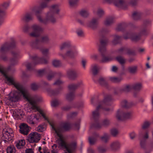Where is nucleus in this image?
Masks as SVG:
<instances>
[{
    "mask_svg": "<svg viewBox=\"0 0 153 153\" xmlns=\"http://www.w3.org/2000/svg\"><path fill=\"white\" fill-rule=\"evenodd\" d=\"M16 146L18 149H20L24 146L25 144L24 140H21L15 143Z\"/></svg>",
    "mask_w": 153,
    "mask_h": 153,
    "instance_id": "37",
    "label": "nucleus"
},
{
    "mask_svg": "<svg viewBox=\"0 0 153 153\" xmlns=\"http://www.w3.org/2000/svg\"><path fill=\"white\" fill-rule=\"evenodd\" d=\"M50 40L48 36L47 35H45L41 37L40 41V42L43 43L48 44Z\"/></svg>",
    "mask_w": 153,
    "mask_h": 153,
    "instance_id": "39",
    "label": "nucleus"
},
{
    "mask_svg": "<svg viewBox=\"0 0 153 153\" xmlns=\"http://www.w3.org/2000/svg\"><path fill=\"white\" fill-rule=\"evenodd\" d=\"M99 69L100 68L97 64H94L92 66V71L94 75H96L97 74Z\"/></svg>",
    "mask_w": 153,
    "mask_h": 153,
    "instance_id": "40",
    "label": "nucleus"
},
{
    "mask_svg": "<svg viewBox=\"0 0 153 153\" xmlns=\"http://www.w3.org/2000/svg\"><path fill=\"white\" fill-rule=\"evenodd\" d=\"M98 25V19L94 18L87 25V26L93 30L96 29Z\"/></svg>",
    "mask_w": 153,
    "mask_h": 153,
    "instance_id": "18",
    "label": "nucleus"
},
{
    "mask_svg": "<svg viewBox=\"0 0 153 153\" xmlns=\"http://www.w3.org/2000/svg\"><path fill=\"white\" fill-rule=\"evenodd\" d=\"M32 32L29 34L30 36L37 37L40 35V32L43 31V28L38 25L34 24L31 27Z\"/></svg>",
    "mask_w": 153,
    "mask_h": 153,
    "instance_id": "8",
    "label": "nucleus"
},
{
    "mask_svg": "<svg viewBox=\"0 0 153 153\" xmlns=\"http://www.w3.org/2000/svg\"><path fill=\"white\" fill-rule=\"evenodd\" d=\"M109 135L107 133H104V134L100 137L101 141L104 143H107L109 140Z\"/></svg>",
    "mask_w": 153,
    "mask_h": 153,
    "instance_id": "43",
    "label": "nucleus"
},
{
    "mask_svg": "<svg viewBox=\"0 0 153 153\" xmlns=\"http://www.w3.org/2000/svg\"><path fill=\"white\" fill-rule=\"evenodd\" d=\"M71 45L69 42H65L62 44L60 45V49L61 51H67L70 48Z\"/></svg>",
    "mask_w": 153,
    "mask_h": 153,
    "instance_id": "24",
    "label": "nucleus"
},
{
    "mask_svg": "<svg viewBox=\"0 0 153 153\" xmlns=\"http://www.w3.org/2000/svg\"><path fill=\"white\" fill-rule=\"evenodd\" d=\"M126 53L128 55H135V53L134 50L133 49L128 48H126Z\"/></svg>",
    "mask_w": 153,
    "mask_h": 153,
    "instance_id": "59",
    "label": "nucleus"
},
{
    "mask_svg": "<svg viewBox=\"0 0 153 153\" xmlns=\"http://www.w3.org/2000/svg\"><path fill=\"white\" fill-rule=\"evenodd\" d=\"M79 14L82 17L86 18L89 16V13L88 10L86 9H82L79 12Z\"/></svg>",
    "mask_w": 153,
    "mask_h": 153,
    "instance_id": "29",
    "label": "nucleus"
},
{
    "mask_svg": "<svg viewBox=\"0 0 153 153\" xmlns=\"http://www.w3.org/2000/svg\"><path fill=\"white\" fill-rule=\"evenodd\" d=\"M114 4L118 7L123 8L126 4V2L124 0H115L114 2Z\"/></svg>",
    "mask_w": 153,
    "mask_h": 153,
    "instance_id": "25",
    "label": "nucleus"
},
{
    "mask_svg": "<svg viewBox=\"0 0 153 153\" xmlns=\"http://www.w3.org/2000/svg\"><path fill=\"white\" fill-rule=\"evenodd\" d=\"M48 7V3L46 2H42L40 5L39 7L35 6L30 8V10L32 12L35 13L38 21L41 23L44 24V19H43L40 15L42 10Z\"/></svg>",
    "mask_w": 153,
    "mask_h": 153,
    "instance_id": "3",
    "label": "nucleus"
},
{
    "mask_svg": "<svg viewBox=\"0 0 153 153\" xmlns=\"http://www.w3.org/2000/svg\"><path fill=\"white\" fill-rule=\"evenodd\" d=\"M132 88L133 89L136 91H139L141 89L142 85L140 83L135 84L132 85Z\"/></svg>",
    "mask_w": 153,
    "mask_h": 153,
    "instance_id": "55",
    "label": "nucleus"
},
{
    "mask_svg": "<svg viewBox=\"0 0 153 153\" xmlns=\"http://www.w3.org/2000/svg\"><path fill=\"white\" fill-rule=\"evenodd\" d=\"M81 84V83H78L76 84H71L68 86V88L69 91L74 92L73 91L79 87Z\"/></svg>",
    "mask_w": 153,
    "mask_h": 153,
    "instance_id": "33",
    "label": "nucleus"
},
{
    "mask_svg": "<svg viewBox=\"0 0 153 153\" xmlns=\"http://www.w3.org/2000/svg\"><path fill=\"white\" fill-rule=\"evenodd\" d=\"M39 49L42 53L44 55H46L48 53L49 49H48L39 48Z\"/></svg>",
    "mask_w": 153,
    "mask_h": 153,
    "instance_id": "63",
    "label": "nucleus"
},
{
    "mask_svg": "<svg viewBox=\"0 0 153 153\" xmlns=\"http://www.w3.org/2000/svg\"><path fill=\"white\" fill-rule=\"evenodd\" d=\"M121 36L115 35L114 36V38L112 42V44L115 45L119 42L120 40L121 39Z\"/></svg>",
    "mask_w": 153,
    "mask_h": 153,
    "instance_id": "45",
    "label": "nucleus"
},
{
    "mask_svg": "<svg viewBox=\"0 0 153 153\" xmlns=\"http://www.w3.org/2000/svg\"><path fill=\"white\" fill-rule=\"evenodd\" d=\"M27 12L22 17L23 21L25 22H28L32 21L33 19V17L32 15V13Z\"/></svg>",
    "mask_w": 153,
    "mask_h": 153,
    "instance_id": "21",
    "label": "nucleus"
},
{
    "mask_svg": "<svg viewBox=\"0 0 153 153\" xmlns=\"http://www.w3.org/2000/svg\"><path fill=\"white\" fill-rule=\"evenodd\" d=\"M98 150L99 153H104L106 151L107 149L102 146H99L98 148Z\"/></svg>",
    "mask_w": 153,
    "mask_h": 153,
    "instance_id": "60",
    "label": "nucleus"
},
{
    "mask_svg": "<svg viewBox=\"0 0 153 153\" xmlns=\"http://www.w3.org/2000/svg\"><path fill=\"white\" fill-rule=\"evenodd\" d=\"M39 85L35 82L32 83L31 85V88L33 90H37L39 87Z\"/></svg>",
    "mask_w": 153,
    "mask_h": 153,
    "instance_id": "58",
    "label": "nucleus"
},
{
    "mask_svg": "<svg viewBox=\"0 0 153 153\" xmlns=\"http://www.w3.org/2000/svg\"><path fill=\"white\" fill-rule=\"evenodd\" d=\"M19 98V93L17 92L13 93V95L9 98V100L11 102H16L17 101Z\"/></svg>",
    "mask_w": 153,
    "mask_h": 153,
    "instance_id": "27",
    "label": "nucleus"
},
{
    "mask_svg": "<svg viewBox=\"0 0 153 153\" xmlns=\"http://www.w3.org/2000/svg\"><path fill=\"white\" fill-rule=\"evenodd\" d=\"M56 74L57 73L55 72H52L47 75V79L48 80H51Z\"/></svg>",
    "mask_w": 153,
    "mask_h": 153,
    "instance_id": "52",
    "label": "nucleus"
},
{
    "mask_svg": "<svg viewBox=\"0 0 153 153\" xmlns=\"http://www.w3.org/2000/svg\"><path fill=\"white\" fill-rule=\"evenodd\" d=\"M40 42V40L38 39H36L35 41L32 42L31 43L30 45L33 48L36 49H39V45Z\"/></svg>",
    "mask_w": 153,
    "mask_h": 153,
    "instance_id": "41",
    "label": "nucleus"
},
{
    "mask_svg": "<svg viewBox=\"0 0 153 153\" xmlns=\"http://www.w3.org/2000/svg\"><path fill=\"white\" fill-rule=\"evenodd\" d=\"M77 54V52L74 51L70 49L66 51L64 54L59 53V55L61 56L63 59L64 60L66 59L67 57H68L71 59H74L75 58Z\"/></svg>",
    "mask_w": 153,
    "mask_h": 153,
    "instance_id": "11",
    "label": "nucleus"
},
{
    "mask_svg": "<svg viewBox=\"0 0 153 153\" xmlns=\"http://www.w3.org/2000/svg\"><path fill=\"white\" fill-rule=\"evenodd\" d=\"M116 59L121 65L124 64L126 62V59L121 56H119L116 57Z\"/></svg>",
    "mask_w": 153,
    "mask_h": 153,
    "instance_id": "42",
    "label": "nucleus"
},
{
    "mask_svg": "<svg viewBox=\"0 0 153 153\" xmlns=\"http://www.w3.org/2000/svg\"><path fill=\"white\" fill-rule=\"evenodd\" d=\"M0 72L7 79L8 81L11 84L14 85V87L19 91V93L21 94L25 99H28V96H29L30 95L28 91L24 88L22 85L20 83L15 82L13 77L8 76L5 73L1 65H0Z\"/></svg>",
    "mask_w": 153,
    "mask_h": 153,
    "instance_id": "1",
    "label": "nucleus"
},
{
    "mask_svg": "<svg viewBox=\"0 0 153 153\" xmlns=\"http://www.w3.org/2000/svg\"><path fill=\"white\" fill-rule=\"evenodd\" d=\"M98 82L101 85L103 86L107 87L108 86L107 82L105 79L103 77H100L98 80Z\"/></svg>",
    "mask_w": 153,
    "mask_h": 153,
    "instance_id": "48",
    "label": "nucleus"
},
{
    "mask_svg": "<svg viewBox=\"0 0 153 153\" xmlns=\"http://www.w3.org/2000/svg\"><path fill=\"white\" fill-rule=\"evenodd\" d=\"M15 45V42L13 41L11 43L10 45L8 43H6L3 45L1 47L0 50V53L4 54L5 52L11 48L14 47Z\"/></svg>",
    "mask_w": 153,
    "mask_h": 153,
    "instance_id": "16",
    "label": "nucleus"
},
{
    "mask_svg": "<svg viewBox=\"0 0 153 153\" xmlns=\"http://www.w3.org/2000/svg\"><path fill=\"white\" fill-rule=\"evenodd\" d=\"M126 48H121L118 50V53L119 54L126 53Z\"/></svg>",
    "mask_w": 153,
    "mask_h": 153,
    "instance_id": "62",
    "label": "nucleus"
},
{
    "mask_svg": "<svg viewBox=\"0 0 153 153\" xmlns=\"http://www.w3.org/2000/svg\"><path fill=\"white\" fill-rule=\"evenodd\" d=\"M140 33H127L124 35L123 38L126 39H130L133 41L137 42L140 39Z\"/></svg>",
    "mask_w": 153,
    "mask_h": 153,
    "instance_id": "9",
    "label": "nucleus"
},
{
    "mask_svg": "<svg viewBox=\"0 0 153 153\" xmlns=\"http://www.w3.org/2000/svg\"><path fill=\"white\" fill-rule=\"evenodd\" d=\"M137 69V66H130L128 68V70L129 72L131 74H134L136 71Z\"/></svg>",
    "mask_w": 153,
    "mask_h": 153,
    "instance_id": "50",
    "label": "nucleus"
},
{
    "mask_svg": "<svg viewBox=\"0 0 153 153\" xmlns=\"http://www.w3.org/2000/svg\"><path fill=\"white\" fill-rule=\"evenodd\" d=\"M62 89V88H60L56 90H51L49 92V93L50 94L52 95H56L59 93L60 91H61Z\"/></svg>",
    "mask_w": 153,
    "mask_h": 153,
    "instance_id": "53",
    "label": "nucleus"
},
{
    "mask_svg": "<svg viewBox=\"0 0 153 153\" xmlns=\"http://www.w3.org/2000/svg\"><path fill=\"white\" fill-rule=\"evenodd\" d=\"M126 26V24L124 23L120 24L118 26L117 29L118 30H121L125 28Z\"/></svg>",
    "mask_w": 153,
    "mask_h": 153,
    "instance_id": "61",
    "label": "nucleus"
},
{
    "mask_svg": "<svg viewBox=\"0 0 153 153\" xmlns=\"http://www.w3.org/2000/svg\"><path fill=\"white\" fill-rule=\"evenodd\" d=\"M132 89V85H125L123 88H121L120 91L123 92L127 93L129 92L130 90Z\"/></svg>",
    "mask_w": 153,
    "mask_h": 153,
    "instance_id": "35",
    "label": "nucleus"
},
{
    "mask_svg": "<svg viewBox=\"0 0 153 153\" xmlns=\"http://www.w3.org/2000/svg\"><path fill=\"white\" fill-rule=\"evenodd\" d=\"M99 136L98 134H96L94 137H88V141L91 145H94L97 141V137Z\"/></svg>",
    "mask_w": 153,
    "mask_h": 153,
    "instance_id": "32",
    "label": "nucleus"
},
{
    "mask_svg": "<svg viewBox=\"0 0 153 153\" xmlns=\"http://www.w3.org/2000/svg\"><path fill=\"white\" fill-rule=\"evenodd\" d=\"M112 99V98L111 95H107L105 97L103 100L100 102L99 105L102 107L103 106L106 105L107 102L110 101Z\"/></svg>",
    "mask_w": 153,
    "mask_h": 153,
    "instance_id": "28",
    "label": "nucleus"
},
{
    "mask_svg": "<svg viewBox=\"0 0 153 153\" xmlns=\"http://www.w3.org/2000/svg\"><path fill=\"white\" fill-rule=\"evenodd\" d=\"M7 153H15V149L14 146H10L7 147L6 150Z\"/></svg>",
    "mask_w": 153,
    "mask_h": 153,
    "instance_id": "51",
    "label": "nucleus"
},
{
    "mask_svg": "<svg viewBox=\"0 0 153 153\" xmlns=\"http://www.w3.org/2000/svg\"><path fill=\"white\" fill-rule=\"evenodd\" d=\"M100 44L99 46V50L100 53H103L106 51L105 46L107 45L108 41V39L105 37L100 38Z\"/></svg>",
    "mask_w": 153,
    "mask_h": 153,
    "instance_id": "13",
    "label": "nucleus"
},
{
    "mask_svg": "<svg viewBox=\"0 0 153 153\" xmlns=\"http://www.w3.org/2000/svg\"><path fill=\"white\" fill-rule=\"evenodd\" d=\"M102 108V107L100 105H99L97 107L96 110L93 111L92 117L94 120H97L99 118L100 115L98 110L99 108Z\"/></svg>",
    "mask_w": 153,
    "mask_h": 153,
    "instance_id": "23",
    "label": "nucleus"
},
{
    "mask_svg": "<svg viewBox=\"0 0 153 153\" xmlns=\"http://www.w3.org/2000/svg\"><path fill=\"white\" fill-rule=\"evenodd\" d=\"M142 13L139 11H135L132 14V17L134 20H138L140 19Z\"/></svg>",
    "mask_w": 153,
    "mask_h": 153,
    "instance_id": "31",
    "label": "nucleus"
},
{
    "mask_svg": "<svg viewBox=\"0 0 153 153\" xmlns=\"http://www.w3.org/2000/svg\"><path fill=\"white\" fill-rule=\"evenodd\" d=\"M20 131L21 133L27 135L29 131V126L26 124L23 123L20 126Z\"/></svg>",
    "mask_w": 153,
    "mask_h": 153,
    "instance_id": "19",
    "label": "nucleus"
},
{
    "mask_svg": "<svg viewBox=\"0 0 153 153\" xmlns=\"http://www.w3.org/2000/svg\"><path fill=\"white\" fill-rule=\"evenodd\" d=\"M40 135L37 132L30 134L27 140L30 143H38L40 140Z\"/></svg>",
    "mask_w": 153,
    "mask_h": 153,
    "instance_id": "12",
    "label": "nucleus"
},
{
    "mask_svg": "<svg viewBox=\"0 0 153 153\" xmlns=\"http://www.w3.org/2000/svg\"><path fill=\"white\" fill-rule=\"evenodd\" d=\"M13 114L16 117L20 118L22 115H24V112L20 109H16L13 111Z\"/></svg>",
    "mask_w": 153,
    "mask_h": 153,
    "instance_id": "30",
    "label": "nucleus"
},
{
    "mask_svg": "<svg viewBox=\"0 0 153 153\" xmlns=\"http://www.w3.org/2000/svg\"><path fill=\"white\" fill-rule=\"evenodd\" d=\"M13 131L10 128H5L3 129L2 131V137L5 139V141H10L12 139Z\"/></svg>",
    "mask_w": 153,
    "mask_h": 153,
    "instance_id": "10",
    "label": "nucleus"
},
{
    "mask_svg": "<svg viewBox=\"0 0 153 153\" xmlns=\"http://www.w3.org/2000/svg\"><path fill=\"white\" fill-rule=\"evenodd\" d=\"M77 148V143L76 141H74L67 144L66 150L68 152L65 153H73Z\"/></svg>",
    "mask_w": 153,
    "mask_h": 153,
    "instance_id": "14",
    "label": "nucleus"
},
{
    "mask_svg": "<svg viewBox=\"0 0 153 153\" xmlns=\"http://www.w3.org/2000/svg\"><path fill=\"white\" fill-rule=\"evenodd\" d=\"M57 135L59 137L56 140V142L59 145V147H61L66 149L67 144L64 140L63 137L61 134H57Z\"/></svg>",
    "mask_w": 153,
    "mask_h": 153,
    "instance_id": "17",
    "label": "nucleus"
},
{
    "mask_svg": "<svg viewBox=\"0 0 153 153\" xmlns=\"http://www.w3.org/2000/svg\"><path fill=\"white\" fill-rule=\"evenodd\" d=\"M67 76L71 79H74L77 77L76 71L73 69L68 70L67 71Z\"/></svg>",
    "mask_w": 153,
    "mask_h": 153,
    "instance_id": "20",
    "label": "nucleus"
},
{
    "mask_svg": "<svg viewBox=\"0 0 153 153\" xmlns=\"http://www.w3.org/2000/svg\"><path fill=\"white\" fill-rule=\"evenodd\" d=\"M151 124L150 122L149 121L145 122L143 125L142 128L143 129H145L148 128Z\"/></svg>",
    "mask_w": 153,
    "mask_h": 153,
    "instance_id": "64",
    "label": "nucleus"
},
{
    "mask_svg": "<svg viewBox=\"0 0 153 153\" xmlns=\"http://www.w3.org/2000/svg\"><path fill=\"white\" fill-rule=\"evenodd\" d=\"M105 52H103V53H100L102 56V59L100 61V62L101 63H105L112 60V58L111 57H105L104 56V53Z\"/></svg>",
    "mask_w": 153,
    "mask_h": 153,
    "instance_id": "38",
    "label": "nucleus"
},
{
    "mask_svg": "<svg viewBox=\"0 0 153 153\" xmlns=\"http://www.w3.org/2000/svg\"><path fill=\"white\" fill-rule=\"evenodd\" d=\"M120 143L119 141H115L111 143L110 147L112 150L116 151L120 148Z\"/></svg>",
    "mask_w": 153,
    "mask_h": 153,
    "instance_id": "22",
    "label": "nucleus"
},
{
    "mask_svg": "<svg viewBox=\"0 0 153 153\" xmlns=\"http://www.w3.org/2000/svg\"><path fill=\"white\" fill-rule=\"evenodd\" d=\"M52 64L53 66L55 67H59L62 66V63L59 60L54 59L52 62Z\"/></svg>",
    "mask_w": 153,
    "mask_h": 153,
    "instance_id": "44",
    "label": "nucleus"
},
{
    "mask_svg": "<svg viewBox=\"0 0 153 153\" xmlns=\"http://www.w3.org/2000/svg\"><path fill=\"white\" fill-rule=\"evenodd\" d=\"M75 94L74 92H70L66 95V99L68 101H71L74 98Z\"/></svg>",
    "mask_w": 153,
    "mask_h": 153,
    "instance_id": "34",
    "label": "nucleus"
},
{
    "mask_svg": "<svg viewBox=\"0 0 153 153\" xmlns=\"http://www.w3.org/2000/svg\"><path fill=\"white\" fill-rule=\"evenodd\" d=\"M110 123V120L106 118L102 120V125L105 127H107L109 125Z\"/></svg>",
    "mask_w": 153,
    "mask_h": 153,
    "instance_id": "54",
    "label": "nucleus"
},
{
    "mask_svg": "<svg viewBox=\"0 0 153 153\" xmlns=\"http://www.w3.org/2000/svg\"><path fill=\"white\" fill-rule=\"evenodd\" d=\"M114 22V18L112 16L107 17L104 22V24L106 26H110Z\"/></svg>",
    "mask_w": 153,
    "mask_h": 153,
    "instance_id": "26",
    "label": "nucleus"
},
{
    "mask_svg": "<svg viewBox=\"0 0 153 153\" xmlns=\"http://www.w3.org/2000/svg\"><path fill=\"white\" fill-rule=\"evenodd\" d=\"M132 117L131 112H124L122 110H118L116 114L117 119L120 120L131 119Z\"/></svg>",
    "mask_w": 153,
    "mask_h": 153,
    "instance_id": "6",
    "label": "nucleus"
},
{
    "mask_svg": "<svg viewBox=\"0 0 153 153\" xmlns=\"http://www.w3.org/2000/svg\"><path fill=\"white\" fill-rule=\"evenodd\" d=\"M109 80L112 82L114 83H118L121 81L122 78L121 77H111L109 78Z\"/></svg>",
    "mask_w": 153,
    "mask_h": 153,
    "instance_id": "46",
    "label": "nucleus"
},
{
    "mask_svg": "<svg viewBox=\"0 0 153 153\" xmlns=\"http://www.w3.org/2000/svg\"><path fill=\"white\" fill-rule=\"evenodd\" d=\"M59 5L58 4H54L52 5L50 8V11L46 14V18L44 19V24H46L49 21L52 23L56 22L55 15L58 14L59 12Z\"/></svg>",
    "mask_w": 153,
    "mask_h": 153,
    "instance_id": "2",
    "label": "nucleus"
},
{
    "mask_svg": "<svg viewBox=\"0 0 153 153\" xmlns=\"http://www.w3.org/2000/svg\"><path fill=\"white\" fill-rule=\"evenodd\" d=\"M26 99L29 102L30 104L31 108L33 110H36V111H39L44 118L45 120H47V118L46 117L45 114L42 111L39 109L37 106L36 102L37 100L36 99L33 98H30V95L29 96H28V99Z\"/></svg>",
    "mask_w": 153,
    "mask_h": 153,
    "instance_id": "7",
    "label": "nucleus"
},
{
    "mask_svg": "<svg viewBox=\"0 0 153 153\" xmlns=\"http://www.w3.org/2000/svg\"><path fill=\"white\" fill-rule=\"evenodd\" d=\"M149 33V31L145 27H143L141 29L140 34L141 35H146Z\"/></svg>",
    "mask_w": 153,
    "mask_h": 153,
    "instance_id": "49",
    "label": "nucleus"
},
{
    "mask_svg": "<svg viewBox=\"0 0 153 153\" xmlns=\"http://www.w3.org/2000/svg\"><path fill=\"white\" fill-rule=\"evenodd\" d=\"M50 125L52 128L55 131L56 134H60V133L64 131H67L69 130L71 128V125L69 123H63L60 126L55 128L53 123L49 122Z\"/></svg>",
    "mask_w": 153,
    "mask_h": 153,
    "instance_id": "4",
    "label": "nucleus"
},
{
    "mask_svg": "<svg viewBox=\"0 0 153 153\" xmlns=\"http://www.w3.org/2000/svg\"><path fill=\"white\" fill-rule=\"evenodd\" d=\"M96 14L98 18H102L105 14V12L104 10L101 8H98L97 9Z\"/></svg>",
    "mask_w": 153,
    "mask_h": 153,
    "instance_id": "36",
    "label": "nucleus"
},
{
    "mask_svg": "<svg viewBox=\"0 0 153 153\" xmlns=\"http://www.w3.org/2000/svg\"><path fill=\"white\" fill-rule=\"evenodd\" d=\"M79 0H69V4L71 7H73L76 5Z\"/></svg>",
    "mask_w": 153,
    "mask_h": 153,
    "instance_id": "57",
    "label": "nucleus"
},
{
    "mask_svg": "<svg viewBox=\"0 0 153 153\" xmlns=\"http://www.w3.org/2000/svg\"><path fill=\"white\" fill-rule=\"evenodd\" d=\"M111 134L114 137H116L119 134V131L116 129L113 128L110 131Z\"/></svg>",
    "mask_w": 153,
    "mask_h": 153,
    "instance_id": "56",
    "label": "nucleus"
},
{
    "mask_svg": "<svg viewBox=\"0 0 153 153\" xmlns=\"http://www.w3.org/2000/svg\"><path fill=\"white\" fill-rule=\"evenodd\" d=\"M121 105L123 107L128 108L131 106V102H128L126 100H124L121 102Z\"/></svg>",
    "mask_w": 153,
    "mask_h": 153,
    "instance_id": "47",
    "label": "nucleus"
},
{
    "mask_svg": "<svg viewBox=\"0 0 153 153\" xmlns=\"http://www.w3.org/2000/svg\"><path fill=\"white\" fill-rule=\"evenodd\" d=\"M39 63L47 64L48 63V61L44 59H40L37 56L33 57L32 63H27L26 65L27 69L28 70H30L32 69L34 65Z\"/></svg>",
    "mask_w": 153,
    "mask_h": 153,
    "instance_id": "5",
    "label": "nucleus"
},
{
    "mask_svg": "<svg viewBox=\"0 0 153 153\" xmlns=\"http://www.w3.org/2000/svg\"><path fill=\"white\" fill-rule=\"evenodd\" d=\"M39 117L36 114H33L28 116L27 122L31 124H34L39 122Z\"/></svg>",
    "mask_w": 153,
    "mask_h": 153,
    "instance_id": "15",
    "label": "nucleus"
}]
</instances>
